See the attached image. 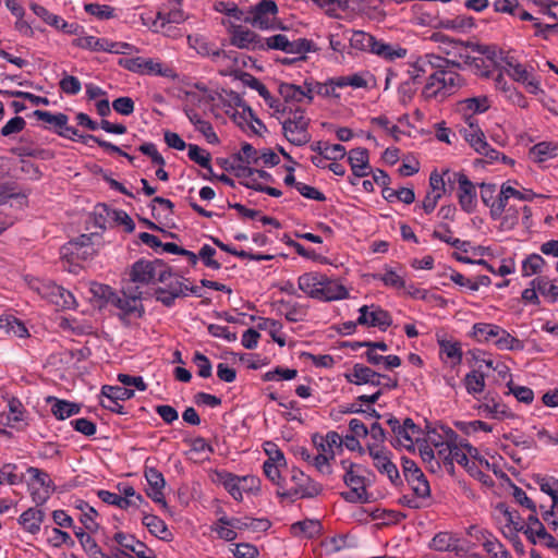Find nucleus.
I'll return each instance as SVG.
<instances>
[{
  "label": "nucleus",
  "mask_w": 558,
  "mask_h": 558,
  "mask_svg": "<svg viewBox=\"0 0 558 558\" xmlns=\"http://www.w3.org/2000/svg\"><path fill=\"white\" fill-rule=\"evenodd\" d=\"M107 223H116L117 226H124L126 232L131 233L135 229V223L132 218L121 209H111L106 205L97 207L96 225L100 228H106Z\"/></svg>",
  "instance_id": "nucleus-11"
},
{
  "label": "nucleus",
  "mask_w": 558,
  "mask_h": 558,
  "mask_svg": "<svg viewBox=\"0 0 558 558\" xmlns=\"http://www.w3.org/2000/svg\"><path fill=\"white\" fill-rule=\"evenodd\" d=\"M220 481L223 487L229 492V494L235 500H242V486H241V477L233 475L231 473H221L219 474Z\"/></svg>",
  "instance_id": "nucleus-49"
},
{
  "label": "nucleus",
  "mask_w": 558,
  "mask_h": 558,
  "mask_svg": "<svg viewBox=\"0 0 558 558\" xmlns=\"http://www.w3.org/2000/svg\"><path fill=\"white\" fill-rule=\"evenodd\" d=\"M291 480H292V482H294L295 486L289 490L278 492L277 494L279 497H281V498H294V497L312 498V497L317 496L322 490L320 486L317 483L313 482L307 475H305L300 470L292 471Z\"/></svg>",
  "instance_id": "nucleus-9"
},
{
  "label": "nucleus",
  "mask_w": 558,
  "mask_h": 558,
  "mask_svg": "<svg viewBox=\"0 0 558 558\" xmlns=\"http://www.w3.org/2000/svg\"><path fill=\"white\" fill-rule=\"evenodd\" d=\"M187 155L189 158L194 161L195 163L199 165L202 168L206 169L207 171L211 172V165L210 159L211 156L208 151L201 148L199 146L195 144H189L187 146Z\"/></svg>",
  "instance_id": "nucleus-52"
},
{
  "label": "nucleus",
  "mask_w": 558,
  "mask_h": 558,
  "mask_svg": "<svg viewBox=\"0 0 558 558\" xmlns=\"http://www.w3.org/2000/svg\"><path fill=\"white\" fill-rule=\"evenodd\" d=\"M506 189H509L508 182L501 185L498 196L495 198L494 203L490 206L489 215L493 220L499 219L500 215L504 214L505 209L509 207L508 201L511 197V195L506 191Z\"/></svg>",
  "instance_id": "nucleus-48"
},
{
  "label": "nucleus",
  "mask_w": 558,
  "mask_h": 558,
  "mask_svg": "<svg viewBox=\"0 0 558 558\" xmlns=\"http://www.w3.org/2000/svg\"><path fill=\"white\" fill-rule=\"evenodd\" d=\"M118 64L128 71L142 75H158L168 78L177 77V74L171 68L163 66L162 63L150 58H121Z\"/></svg>",
  "instance_id": "nucleus-3"
},
{
  "label": "nucleus",
  "mask_w": 558,
  "mask_h": 558,
  "mask_svg": "<svg viewBox=\"0 0 558 558\" xmlns=\"http://www.w3.org/2000/svg\"><path fill=\"white\" fill-rule=\"evenodd\" d=\"M101 393L107 400L124 401L134 397V390L120 386H104Z\"/></svg>",
  "instance_id": "nucleus-55"
},
{
  "label": "nucleus",
  "mask_w": 558,
  "mask_h": 558,
  "mask_svg": "<svg viewBox=\"0 0 558 558\" xmlns=\"http://www.w3.org/2000/svg\"><path fill=\"white\" fill-rule=\"evenodd\" d=\"M380 395V389H376L371 395H360L357 397L359 402L351 403V413H364L366 414V417L371 420L373 417V413H375V410L373 409L372 413H369L368 410L371 409L372 404L378 400Z\"/></svg>",
  "instance_id": "nucleus-34"
},
{
  "label": "nucleus",
  "mask_w": 558,
  "mask_h": 558,
  "mask_svg": "<svg viewBox=\"0 0 558 558\" xmlns=\"http://www.w3.org/2000/svg\"><path fill=\"white\" fill-rule=\"evenodd\" d=\"M464 386L470 395L482 393L485 389V374L478 369H473L464 377Z\"/></svg>",
  "instance_id": "nucleus-45"
},
{
  "label": "nucleus",
  "mask_w": 558,
  "mask_h": 558,
  "mask_svg": "<svg viewBox=\"0 0 558 558\" xmlns=\"http://www.w3.org/2000/svg\"><path fill=\"white\" fill-rule=\"evenodd\" d=\"M38 120L52 124L59 130L68 123V116L64 113H51L49 111L35 110L33 113Z\"/></svg>",
  "instance_id": "nucleus-62"
},
{
  "label": "nucleus",
  "mask_w": 558,
  "mask_h": 558,
  "mask_svg": "<svg viewBox=\"0 0 558 558\" xmlns=\"http://www.w3.org/2000/svg\"><path fill=\"white\" fill-rule=\"evenodd\" d=\"M376 86L375 76L368 71L351 74V88L372 89Z\"/></svg>",
  "instance_id": "nucleus-61"
},
{
  "label": "nucleus",
  "mask_w": 558,
  "mask_h": 558,
  "mask_svg": "<svg viewBox=\"0 0 558 558\" xmlns=\"http://www.w3.org/2000/svg\"><path fill=\"white\" fill-rule=\"evenodd\" d=\"M407 482L417 498L429 497L430 487L423 472L422 476H412Z\"/></svg>",
  "instance_id": "nucleus-60"
},
{
  "label": "nucleus",
  "mask_w": 558,
  "mask_h": 558,
  "mask_svg": "<svg viewBox=\"0 0 558 558\" xmlns=\"http://www.w3.org/2000/svg\"><path fill=\"white\" fill-rule=\"evenodd\" d=\"M72 45L92 51H106V49H110L108 46V39L97 38L95 36H83L75 38Z\"/></svg>",
  "instance_id": "nucleus-46"
},
{
  "label": "nucleus",
  "mask_w": 558,
  "mask_h": 558,
  "mask_svg": "<svg viewBox=\"0 0 558 558\" xmlns=\"http://www.w3.org/2000/svg\"><path fill=\"white\" fill-rule=\"evenodd\" d=\"M440 353L453 361V365L460 364L462 360L461 344L458 341L438 340Z\"/></svg>",
  "instance_id": "nucleus-51"
},
{
  "label": "nucleus",
  "mask_w": 558,
  "mask_h": 558,
  "mask_svg": "<svg viewBox=\"0 0 558 558\" xmlns=\"http://www.w3.org/2000/svg\"><path fill=\"white\" fill-rule=\"evenodd\" d=\"M305 87L306 89L294 84L282 83L279 86V93L287 101H302L305 97L311 101L313 99V93H308L306 85Z\"/></svg>",
  "instance_id": "nucleus-41"
},
{
  "label": "nucleus",
  "mask_w": 558,
  "mask_h": 558,
  "mask_svg": "<svg viewBox=\"0 0 558 558\" xmlns=\"http://www.w3.org/2000/svg\"><path fill=\"white\" fill-rule=\"evenodd\" d=\"M490 107V100L486 96L466 98L460 101V110L468 113L476 114L487 111Z\"/></svg>",
  "instance_id": "nucleus-38"
},
{
  "label": "nucleus",
  "mask_w": 558,
  "mask_h": 558,
  "mask_svg": "<svg viewBox=\"0 0 558 558\" xmlns=\"http://www.w3.org/2000/svg\"><path fill=\"white\" fill-rule=\"evenodd\" d=\"M546 265V260L539 254L529 255L522 263V275L530 277L541 272Z\"/></svg>",
  "instance_id": "nucleus-53"
},
{
  "label": "nucleus",
  "mask_w": 558,
  "mask_h": 558,
  "mask_svg": "<svg viewBox=\"0 0 558 558\" xmlns=\"http://www.w3.org/2000/svg\"><path fill=\"white\" fill-rule=\"evenodd\" d=\"M453 179L458 182V201L461 208L471 214L475 210L477 205V194L475 185L462 172H453Z\"/></svg>",
  "instance_id": "nucleus-12"
},
{
  "label": "nucleus",
  "mask_w": 558,
  "mask_h": 558,
  "mask_svg": "<svg viewBox=\"0 0 558 558\" xmlns=\"http://www.w3.org/2000/svg\"><path fill=\"white\" fill-rule=\"evenodd\" d=\"M558 145L551 142H541L534 145L530 151L529 157L535 162H544L548 159L557 157Z\"/></svg>",
  "instance_id": "nucleus-30"
},
{
  "label": "nucleus",
  "mask_w": 558,
  "mask_h": 558,
  "mask_svg": "<svg viewBox=\"0 0 558 558\" xmlns=\"http://www.w3.org/2000/svg\"><path fill=\"white\" fill-rule=\"evenodd\" d=\"M369 456L373 459L374 466L379 473L386 475L393 485L402 483L397 465L390 460L389 452L386 450H375L371 447Z\"/></svg>",
  "instance_id": "nucleus-13"
},
{
  "label": "nucleus",
  "mask_w": 558,
  "mask_h": 558,
  "mask_svg": "<svg viewBox=\"0 0 558 558\" xmlns=\"http://www.w3.org/2000/svg\"><path fill=\"white\" fill-rule=\"evenodd\" d=\"M494 343L501 350H519L522 343L519 339L512 337L507 330L500 328Z\"/></svg>",
  "instance_id": "nucleus-59"
},
{
  "label": "nucleus",
  "mask_w": 558,
  "mask_h": 558,
  "mask_svg": "<svg viewBox=\"0 0 558 558\" xmlns=\"http://www.w3.org/2000/svg\"><path fill=\"white\" fill-rule=\"evenodd\" d=\"M278 14V5L274 0H260L246 12L244 23L259 29L272 27V21Z\"/></svg>",
  "instance_id": "nucleus-6"
},
{
  "label": "nucleus",
  "mask_w": 558,
  "mask_h": 558,
  "mask_svg": "<svg viewBox=\"0 0 558 558\" xmlns=\"http://www.w3.org/2000/svg\"><path fill=\"white\" fill-rule=\"evenodd\" d=\"M75 508L82 511L80 520L85 529L89 532H96L99 527V524L95 521L98 515L97 511L84 500H77Z\"/></svg>",
  "instance_id": "nucleus-44"
},
{
  "label": "nucleus",
  "mask_w": 558,
  "mask_h": 558,
  "mask_svg": "<svg viewBox=\"0 0 558 558\" xmlns=\"http://www.w3.org/2000/svg\"><path fill=\"white\" fill-rule=\"evenodd\" d=\"M444 432V440L435 441L433 437H430V444L435 447L437 451V457L444 461L445 464H449L450 456L453 450V445H456L458 439V434L453 432L451 428H442Z\"/></svg>",
  "instance_id": "nucleus-20"
},
{
  "label": "nucleus",
  "mask_w": 558,
  "mask_h": 558,
  "mask_svg": "<svg viewBox=\"0 0 558 558\" xmlns=\"http://www.w3.org/2000/svg\"><path fill=\"white\" fill-rule=\"evenodd\" d=\"M457 543L458 539L453 535L440 532L433 537L430 547L438 551H450L457 548Z\"/></svg>",
  "instance_id": "nucleus-50"
},
{
  "label": "nucleus",
  "mask_w": 558,
  "mask_h": 558,
  "mask_svg": "<svg viewBox=\"0 0 558 558\" xmlns=\"http://www.w3.org/2000/svg\"><path fill=\"white\" fill-rule=\"evenodd\" d=\"M99 499L108 505L117 506L121 509H128L131 506H136L135 500L124 498L118 494L111 493L109 490L100 489L97 493Z\"/></svg>",
  "instance_id": "nucleus-54"
},
{
  "label": "nucleus",
  "mask_w": 558,
  "mask_h": 558,
  "mask_svg": "<svg viewBox=\"0 0 558 558\" xmlns=\"http://www.w3.org/2000/svg\"><path fill=\"white\" fill-rule=\"evenodd\" d=\"M368 428L362 421L351 418V451H359L361 454L365 452L356 437H367Z\"/></svg>",
  "instance_id": "nucleus-47"
},
{
  "label": "nucleus",
  "mask_w": 558,
  "mask_h": 558,
  "mask_svg": "<svg viewBox=\"0 0 558 558\" xmlns=\"http://www.w3.org/2000/svg\"><path fill=\"white\" fill-rule=\"evenodd\" d=\"M185 20L184 13L181 9L171 10L168 13L158 12L157 16L151 23L150 29L153 32H159V22L160 28H165L168 24H180Z\"/></svg>",
  "instance_id": "nucleus-39"
},
{
  "label": "nucleus",
  "mask_w": 558,
  "mask_h": 558,
  "mask_svg": "<svg viewBox=\"0 0 558 558\" xmlns=\"http://www.w3.org/2000/svg\"><path fill=\"white\" fill-rule=\"evenodd\" d=\"M351 171L357 178L372 173L368 150L366 148L357 147L351 149Z\"/></svg>",
  "instance_id": "nucleus-21"
},
{
  "label": "nucleus",
  "mask_w": 558,
  "mask_h": 558,
  "mask_svg": "<svg viewBox=\"0 0 558 558\" xmlns=\"http://www.w3.org/2000/svg\"><path fill=\"white\" fill-rule=\"evenodd\" d=\"M368 435L371 437V441H367L366 449L368 453H371V447L375 448V450H381L379 446L385 441V432L384 428L376 422H373L368 428Z\"/></svg>",
  "instance_id": "nucleus-63"
},
{
  "label": "nucleus",
  "mask_w": 558,
  "mask_h": 558,
  "mask_svg": "<svg viewBox=\"0 0 558 558\" xmlns=\"http://www.w3.org/2000/svg\"><path fill=\"white\" fill-rule=\"evenodd\" d=\"M532 284L537 287L538 292L550 300L556 302L558 299V287L549 281L547 277H536L532 280Z\"/></svg>",
  "instance_id": "nucleus-56"
},
{
  "label": "nucleus",
  "mask_w": 558,
  "mask_h": 558,
  "mask_svg": "<svg viewBox=\"0 0 558 558\" xmlns=\"http://www.w3.org/2000/svg\"><path fill=\"white\" fill-rule=\"evenodd\" d=\"M477 453L476 448L471 446L465 439L458 437L456 445H453L449 465L452 466L453 462H457L471 472L474 463H471L469 458H476Z\"/></svg>",
  "instance_id": "nucleus-16"
},
{
  "label": "nucleus",
  "mask_w": 558,
  "mask_h": 558,
  "mask_svg": "<svg viewBox=\"0 0 558 558\" xmlns=\"http://www.w3.org/2000/svg\"><path fill=\"white\" fill-rule=\"evenodd\" d=\"M291 532L294 536L304 535L307 538H313L320 534L322 524L318 520L306 519L293 523L291 525Z\"/></svg>",
  "instance_id": "nucleus-35"
},
{
  "label": "nucleus",
  "mask_w": 558,
  "mask_h": 558,
  "mask_svg": "<svg viewBox=\"0 0 558 558\" xmlns=\"http://www.w3.org/2000/svg\"><path fill=\"white\" fill-rule=\"evenodd\" d=\"M143 524L156 537L162 541L170 539L171 533L169 532L167 524L160 518L154 514H146L143 518Z\"/></svg>",
  "instance_id": "nucleus-36"
},
{
  "label": "nucleus",
  "mask_w": 558,
  "mask_h": 558,
  "mask_svg": "<svg viewBox=\"0 0 558 558\" xmlns=\"http://www.w3.org/2000/svg\"><path fill=\"white\" fill-rule=\"evenodd\" d=\"M392 324L390 314L377 305H363L359 308V316L355 323L351 322V333L357 326L377 327L386 330Z\"/></svg>",
  "instance_id": "nucleus-8"
},
{
  "label": "nucleus",
  "mask_w": 558,
  "mask_h": 558,
  "mask_svg": "<svg viewBox=\"0 0 558 558\" xmlns=\"http://www.w3.org/2000/svg\"><path fill=\"white\" fill-rule=\"evenodd\" d=\"M308 126L291 124L290 122H282V130L284 137L293 145L303 146L311 141Z\"/></svg>",
  "instance_id": "nucleus-24"
},
{
  "label": "nucleus",
  "mask_w": 558,
  "mask_h": 558,
  "mask_svg": "<svg viewBox=\"0 0 558 558\" xmlns=\"http://www.w3.org/2000/svg\"><path fill=\"white\" fill-rule=\"evenodd\" d=\"M161 265V259L137 260L133 264L130 278L133 283L148 284L155 280V270Z\"/></svg>",
  "instance_id": "nucleus-14"
},
{
  "label": "nucleus",
  "mask_w": 558,
  "mask_h": 558,
  "mask_svg": "<svg viewBox=\"0 0 558 558\" xmlns=\"http://www.w3.org/2000/svg\"><path fill=\"white\" fill-rule=\"evenodd\" d=\"M0 331L19 338L28 336V330L25 325L12 315L0 317Z\"/></svg>",
  "instance_id": "nucleus-33"
},
{
  "label": "nucleus",
  "mask_w": 558,
  "mask_h": 558,
  "mask_svg": "<svg viewBox=\"0 0 558 558\" xmlns=\"http://www.w3.org/2000/svg\"><path fill=\"white\" fill-rule=\"evenodd\" d=\"M94 252L92 236L88 234H81L60 248L61 258L74 266L77 265L78 260H87L90 258Z\"/></svg>",
  "instance_id": "nucleus-7"
},
{
  "label": "nucleus",
  "mask_w": 558,
  "mask_h": 558,
  "mask_svg": "<svg viewBox=\"0 0 558 558\" xmlns=\"http://www.w3.org/2000/svg\"><path fill=\"white\" fill-rule=\"evenodd\" d=\"M408 50L399 45L386 44L381 40H376L372 54H375L386 61H393L402 59L407 56Z\"/></svg>",
  "instance_id": "nucleus-28"
},
{
  "label": "nucleus",
  "mask_w": 558,
  "mask_h": 558,
  "mask_svg": "<svg viewBox=\"0 0 558 558\" xmlns=\"http://www.w3.org/2000/svg\"><path fill=\"white\" fill-rule=\"evenodd\" d=\"M433 38L435 41L447 46L444 47V52L446 54H452L457 60H463L464 56H466L471 49L470 45L475 44L474 41H461L453 38H450L449 36L445 34H434Z\"/></svg>",
  "instance_id": "nucleus-17"
},
{
  "label": "nucleus",
  "mask_w": 558,
  "mask_h": 558,
  "mask_svg": "<svg viewBox=\"0 0 558 558\" xmlns=\"http://www.w3.org/2000/svg\"><path fill=\"white\" fill-rule=\"evenodd\" d=\"M347 289L337 280H331L324 275L323 284L319 288L318 299L320 301H333L347 296Z\"/></svg>",
  "instance_id": "nucleus-23"
},
{
  "label": "nucleus",
  "mask_w": 558,
  "mask_h": 558,
  "mask_svg": "<svg viewBox=\"0 0 558 558\" xmlns=\"http://www.w3.org/2000/svg\"><path fill=\"white\" fill-rule=\"evenodd\" d=\"M324 275L319 272H306L299 277L298 286L301 291L313 299H318L319 288L323 284Z\"/></svg>",
  "instance_id": "nucleus-25"
},
{
  "label": "nucleus",
  "mask_w": 558,
  "mask_h": 558,
  "mask_svg": "<svg viewBox=\"0 0 558 558\" xmlns=\"http://www.w3.org/2000/svg\"><path fill=\"white\" fill-rule=\"evenodd\" d=\"M376 38L363 31H354L351 34V48L362 52L373 53Z\"/></svg>",
  "instance_id": "nucleus-37"
},
{
  "label": "nucleus",
  "mask_w": 558,
  "mask_h": 558,
  "mask_svg": "<svg viewBox=\"0 0 558 558\" xmlns=\"http://www.w3.org/2000/svg\"><path fill=\"white\" fill-rule=\"evenodd\" d=\"M263 50H280L290 54H304L313 50V41L305 38L289 39L284 34L263 38Z\"/></svg>",
  "instance_id": "nucleus-4"
},
{
  "label": "nucleus",
  "mask_w": 558,
  "mask_h": 558,
  "mask_svg": "<svg viewBox=\"0 0 558 558\" xmlns=\"http://www.w3.org/2000/svg\"><path fill=\"white\" fill-rule=\"evenodd\" d=\"M480 410L486 416L495 420L513 417L512 412L504 403H500L495 400V398L488 396L484 398V402L480 405Z\"/></svg>",
  "instance_id": "nucleus-26"
},
{
  "label": "nucleus",
  "mask_w": 558,
  "mask_h": 558,
  "mask_svg": "<svg viewBox=\"0 0 558 558\" xmlns=\"http://www.w3.org/2000/svg\"><path fill=\"white\" fill-rule=\"evenodd\" d=\"M520 210L514 206H509L499 217V229L509 231L514 229L519 223Z\"/></svg>",
  "instance_id": "nucleus-58"
},
{
  "label": "nucleus",
  "mask_w": 558,
  "mask_h": 558,
  "mask_svg": "<svg viewBox=\"0 0 558 558\" xmlns=\"http://www.w3.org/2000/svg\"><path fill=\"white\" fill-rule=\"evenodd\" d=\"M234 161L245 165H258L259 153L250 143H244L241 150L233 155Z\"/></svg>",
  "instance_id": "nucleus-57"
},
{
  "label": "nucleus",
  "mask_w": 558,
  "mask_h": 558,
  "mask_svg": "<svg viewBox=\"0 0 558 558\" xmlns=\"http://www.w3.org/2000/svg\"><path fill=\"white\" fill-rule=\"evenodd\" d=\"M353 377L356 385H371L377 388L380 374L363 364H355L353 366Z\"/></svg>",
  "instance_id": "nucleus-32"
},
{
  "label": "nucleus",
  "mask_w": 558,
  "mask_h": 558,
  "mask_svg": "<svg viewBox=\"0 0 558 558\" xmlns=\"http://www.w3.org/2000/svg\"><path fill=\"white\" fill-rule=\"evenodd\" d=\"M44 517L45 513L43 510L29 508L20 515L19 523L25 531L32 534H36L40 530V524L44 521Z\"/></svg>",
  "instance_id": "nucleus-27"
},
{
  "label": "nucleus",
  "mask_w": 558,
  "mask_h": 558,
  "mask_svg": "<svg viewBox=\"0 0 558 558\" xmlns=\"http://www.w3.org/2000/svg\"><path fill=\"white\" fill-rule=\"evenodd\" d=\"M32 288L51 304L61 310H71L75 306L73 294L63 287L53 282L36 281Z\"/></svg>",
  "instance_id": "nucleus-5"
},
{
  "label": "nucleus",
  "mask_w": 558,
  "mask_h": 558,
  "mask_svg": "<svg viewBox=\"0 0 558 558\" xmlns=\"http://www.w3.org/2000/svg\"><path fill=\"white\" fill-rule=\"evenodd\" d=\"M349 435H345L344 437L340 436L337 432H328L326 436L320 435H314L313 436V444L314 445H322L325 444V446L328 447V450L330 451L329 456H331V459H335V457L343 451L342 447H349Z\"/></svg>",
  "instance_id": "nucleus-18"
},
{
  "label": "nucleus",
  "mask_w": 558,
  "mask_h": 558,
  "mask_svg": "<svg viewBox=\"0 0 558 558\" xmlns=\"http://www.w3.org/2000/svg\"><path fill=\"white\" fill-rule=\"evenodd\" d=\"M354 484H359V487H351V504H372L374 496L373 494L367 493L364 480L351 474V486Z\"/></svg>",
  "instance_id": "nucleus-40"
},
{
  "label": "nucleus",
  "mask_w": 558,
  "mask_h": 558,
  "mask_svg": "<svg viewBox=\"0 0 558 558\" xmlns=\"http://www.w3.org/2000/svg\"><path fill=\"white\" fill-rule=\"evenodd\" d=\"M228 32L230 44L239 49L260 51L264 48L263 37L242 25L230 24Z\"/></svg>",
  "instance_id": "nucleus-10"
},
{
  "label": "nucleus",
  "mask_w": 558,
  "mask_h": 558,
  "mask_svg": "<svg viewBox=\"0 0 558 558\" xmlns=\"http://www.w3.org/2000/svg\"><path fill=\"white\" fill-rule=\"evenodd\" d=\"M51 400L54 401L51 412L58 420H65L81 411V407L77 403L57 398H51Z\"/></svg>",
  "instance_id": "nucleus-43"
},
{
  "label": "nucleus",
  "mask_w": 558,
  "mask_h": 558,
  "mask_svg": "<svg viewBox=\"0 0 558 558\" xmlns=\"http://www.w3.org/2000/svg\"><path fill=\"white\" fill-rule=\"evenodd\" d=\"M460 133L476 153L482 151L481 149H486L487 141L478 125L462 128Z\"/></svg>",
  "instance_id": "nucleus-31"
},
{
  "label": "nucleus",
  "mask_w": 558,
  "mask_h": 558,
  "mask_svg": "<svg viewBox=\"0 0 558 558\" xmlns=\"http://www.w3.org/2000/svg\"><path fill=\"white\" fill-rule=\"evenodd\" d=\"M462 76L451 70H437L432 73L425 84L422 96L424 99H445L456 93L462 85Z\"/></svg>",
  "instance_id": "nucleus-1"
},
{
  "label": "nucleus",
  "mask_w": 558,
  "mask_h": 558,
  "mask_svg": "<svg viewBox=\"0 0 558 558\" xmlns=\"http://www.w3.org/2000/svg\"><path fill=\"white\" fill-rule=\"evenodd\" d=\"M527 527L524 531V534L527 536V538H532L533 535H536L537 538L544 541L548 548H558V542L546 531L543 523L538 520L536 513L531 514L527 518Z\"/></svg>",
  "instance_id": "nucleus-19"
},
{
  "label": "nucleus",
  "mask_w": 558,
  "mask_h": 558,
  "mask_svg": "<svg viewBox=\"0 0 558 558\" xmlns=\"http://www.w3.org/2000/svg\"><path fill=\"white\" fill-rule=\"evenodd\" d=\"M214 9L219 13H225L228 16L234 17L238 21H243L245 19L246 13L241 10L236 3H228L223 1H218L215 3Z\"/></svg>",
  "instance_id": "nucleus-64"
},
{
  "label": "nucleus",
  "mask_w": 558,
  "mask_h": 558,
  "mask_svg": "<svg viewBox=\"0 0 558 558\" xmlns=\"http://www.w3.org/2000/svg\"><path fill=\"white\" fill-rule=\"evenodd\" d=\"M509 76L515 82L523 84L530 94L537 95L543 92L539 81L523 64L515 65L514 71H510Z\"/></svg>",
  "instance_id": "nucleus-22"
},
{
  "label": "nucleus",
  "mask_w": 558,
  "mask_h": 558,
  "mask_svg": "<svg viewBox=\"0 0 558 558\" xmlns=\"http://www.w3.org/2000/svg\"><path fill=\"white\" fill-rule=\"evenodd\" d=\"M500 328L501 327L494 324L476 323L472 327V336L478 342H494Z\"/></svg>",
  "instance_id": "nucleus-42"
},
{
  "label": "nucleus",
  "mask_w": 558,
  "mask_h": 558,
  "mask_svg": "<svg viewBox=\"0 0 558 558\" xmlns=\"http://www.w3.org/2000/svg\"><path fill=\"white\" fill-rule=\"evenodd\" d=\"M308 93H315L325 97L340 98V89H344L349 86V76H341L338 78H331L326 83H310L306 84Z\"/></svg>",
  "instance_id": "nucleus-15"
},
{
  "label": "nucleus",
  "mask_w": 558,
  "mask_h": 558,
  "mask_svg": "<svg viewBox=\"0 0 558 558\" xmlns=\"http://www.w3.org/2000/svg\"><path fill=\"white\" fill-rule=\"evenodd\" d=\"M386 423L391 429L390 444L393 447H402L408 450L413 449L414 441L418 440L421 435V428L414 424L412 418L407 417L401 423L397 417L391 416Z\"/></svg>",
  "instance_id": "nucleus-2"
},
{
  "label": "nucleus",
  "mask_w": 558,
  "mask_h": 558,
  "mask_svg": "<svg viewBox=\"0 0 558 558\" xmlns=\"http://www.w3.org/2000/svg\"><path fill=\"white\" fill-rule=\"evenodd\" d=\"M111 304L114 305L116 307H118L119 310H121V312H122L121 318H123L126 315H132V314H136L137 317H142V315L144 313V308H143V305L141 304V302L134 300V298L131 299L126 295L120 296L117 292L114 294V298L112 299Z\"/></svg>",
  "instance_id": "nucleus-29"
}]
</instances>
